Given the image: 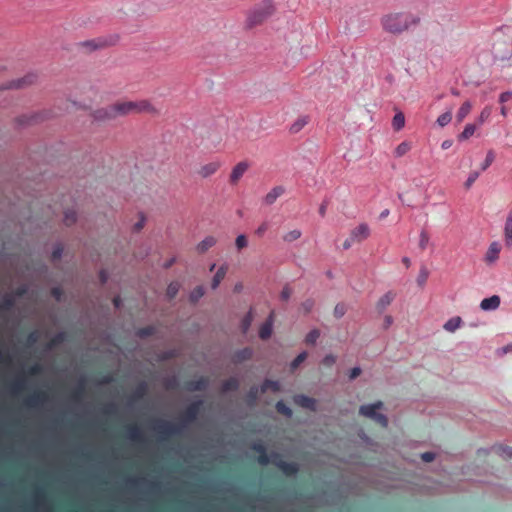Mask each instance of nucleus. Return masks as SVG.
I'll return each mask as SVG.
<instances>
[{
  "mask_svg": "<svg viewBox=\"0 0 512 512\" xmlns=\"http://www.w3.org/2000/svg\"><path fill=\"white\" fill-rule=\"evenodd\" d=\"M471 110H472V103L469 100H466L465 102H463L456 114L457 122L458 123L463 122V120L470 114Z\"/></svg>",
  "mask_w": 512,
  "mask_h": 512,
  "instance_id": "2eb2a0df",
  "label": "nucleus"
},
{
  "mask_svg": "<svg viewBox=\"0 0 512 512\" xmlns=\"http://www.w3.org/2000/svg\"><path fill=\"white\" fill-rule=\"evenodd\" d=\"M254 449L261 453L259 456V462L262 464L273 462L287 475L294 474L298 469L295 463H287L282 460H278L277 457H273V459L268 458L265 454H263L264 448L262 444H255Z\"/></svg>",
  "mask_w": 512,
  "mask_h": 512,
  "instance_id": "39448f33",
  "label": "nucleus"
},
{
  "mask_svg": "<svg viewBox=\"0 0 512 512\" xmlns=\"http://www.w3.org/2000/svg\"><path fill=\"white\" fill-rule=\"evenodd\" d=\"M478 127H480V126L476 122L466 124V126L464 127V130L457 135V140L459 142H463V141L470 139L472 136H474Z\"/></svg>",
  "mask_w": 512,
  "mask_h": 512,
  "instance_id": "1a4fd4ad",
  "label": "nucleus"
},
{
  "mask_svg": "<svg viewBox=\"0 0 512 512\" xmlns=\"http://www.w3.org/2000/svg\"><path fill=\"white\" fill-rule=\"evenodd\" d=\"M168 288H169V289L175 288V287H174V284H173V283H171V284L168 286Z\"/></svg>",
  "mask_w": 512,
  "mask_h": 512,
  "instance_id": "680f3d73",
  "label": "nucleus"
},
{
  "mask_svg": "<svg viewBox=\"0 0 512 512\" xmlns=\"http://www.w3.org/2000/svg\"><path fill=\"white\" fill-rule=\"evenodd\" d=\"M35 76L32 74L26 75L22 79L17 81V84L15 85L16 88H21L24 85L32 84L34 82Z\"/></svg>",
  "mask_w": 512,
  "mask_h": 512,
  "instance_id": "2f4dec72",
  "label": "nucleus"
},
{
  "mask_svg": "<svg viewBox=\"0 0 512 512\" xmlns=\"http://www.w3.org/2000/svg\"><path fill=\"white\" fill-rule=\"evenodd\" d=\"M478 177H479V172H477V171L471 172L465 182L466 189H469L472 186V184L477 180Z\"/></svg>",
  "mask_w": 512,
  "mask_h": 512,
  "instance_id": "e433bc0d",
  "label": "nucleus"
},
{
  "mask_svg": "<svg viewBox=\"0 0 512 512\" xmlns=\"http://www.w3.org/2000/svg\"><path fill=\"white\" fill-rule=\"evenodd\" d=\"M116 40H107V39H98L97 41L96 40H91V41H86L84 43V46L86 47H89L91 50H96V49H100V48H105V47H108V46H111L115 43Z\"/></svg>",
  "mask_w": 512,
  "mask_h": 512,
  "instance_id": "4468645a",
  "label": "nucleus"
},
{
  "mask_svg": "<svg viewBox=\"0 0 512 512\" xmlns=\"http://www.w3.org/2000/svg\"><path fill=\"white\" fill-rule=\"evenodd\" d=\"M428 277H429V271L426 268H422L420 270V273H419V276L417 279L418 284L420 286L426 284Z\"/></svg>",
  "mask_w": 512,
  "mask_h": 512,
  "instance_id": "f704fd0d",
  "label": "nucleus"
},
{
  "mask_svg": "<svg viewBox=\"0 0 512 512\" xmlns=\"http://www.w3.org/2000/svg\"><path fill=\"white\" fill-rule=\"evenodd\" d=\"M273 331V319L272 316H270L261 326L259 330V336L261 339H268Z\"/></svg>",
  "mask_w": 512,
  "mask_h": 512,
  "instance_id": "f3484780",
  "label": "nucleus"
},
{
  "mask_svg": "<svg viewBox=\"0 0 512 512\" xmlns=\"http://www.w3.org/2000/svg\"><path fill=\"white\" fill-rule=\"evenodd\" d=\"M174 295H175V290L173 291V294L170 295V298H173Z\"/></svg>",
  "mask_w": 512,
  "mask_h": 512,
  "instance_id": "0e129e2a",
  "label": "nucleus"
},
{
  "mask_svg": "<svg viewBox=\"0 0 512 512\" xmlns=\"http://www.w3.org/2000/svg\"><path fill=\"white\" fill-rule=\"evenodd\" d=\"M504 239L506 246H512V212L507 216L504 227Z\"/></svg>",
  "mask_w": 512,
  "mask_h": 512,
  "instance_id": "6ab92c4d",
  "label": "nucleus"
},
{
  "mask_svg": "<svg viewBox=\"0 0 512 512\" xmlns=\"http://www.w3.org/2000/svg\"><path fill=\"white\" fill-rule=\"evenodd\" d=\"M420 457L424 462L430 463L435 460L436 454L434 452L428 451L422 453Z\"/></svg>",
  "mask_w": 512,
  "mask_h": 512,
  "instance_id": "ea45409f",
  "label": "nucleus"
},
{
  "mask_svg": "<svg viewBox=\"0 0 512 512\" xmlns=\"http://www.w3.org/2000/svg\"><path fill=\"white\" fill-rule=\"evenodd\" d=\"M64 251V246L61 244V243H58L54 249H53V252H52V255H51V260L53 262L55 261H58L61 259V256H62V253Z\"/></svg>",
  "mask_w": 512,
  "mask_h": 512,
  "instance_id": "c85d7f7f",
  "label": "nucleus"
},
{
  "mask_svg": "<svg viewBox=\"0 0 512 512\" xmlns=\"http://www.w3.org/2000/svg\"><path fill=\"white\" fill-rule=\"evenodd\" d=\"M361 368L360 367H354L350 370V373H349V379L350 380H354L355 378H357L360 374H361Z\"/></svg>",
  "mask_w": 512,
  "mask_h": 512,
  "instance_id": "49530a36",
  "label": "nucleus"
},
{
  "mask_svg": "<svg viewBox=\"0 0 512 512\" xmlns=\"http://www.w3.org/2000/svg\"><path fill=\"white\" fill-rule=\"evenodd\" d=\"M202 296H203L202 290H194V292H192L191 295H190V299L192 301H197Z\"/></svg>",
  "mask_w": 512,
  "mask_h": 512,
  "instance_id": "09e8293b",
  "label": "nucleus"
},
{
  "mask_svg": "<svg viewBox=\"0 0 512 512\" xmlns=\"http://www.w3.org/2000/svg\"><path fill=\"white\" fill-rule=\"evenodd\" d=\"M311 307H312V303L311 302H309L307 305H305L306 312H309Z\"/></svg>",
  "mask_w": 512,
  "mask_h": 512,
  "instance_id": "bf43d9fd",
  "label": "nucleus"
},
{
  "mask_svg": "<svg viewBox=\"0 0 512 512\" xmlns=\"http://www.w3.org/2000/svg\"><path fill=\"white\" fill-rule=\"evenodd\" d=\"M512 99V92L511 91H505V92H502L499 96V102L501 104H504L505 102L509 101Z\"/></svg>",
  "mask_w": 512,
  "mask_h": 512,
  "instance_id": "79ce46f5",
  "label": "nucleus"
},
{
  "mask_svg": "<svg viewBox=\"0 0 512 512\" xmlns=\"http://www.w3.org/2000/svg\"><path fill=\"white\" fill-rule=\"evenodd\" d=\"M492 114V107L487 105L485 106L482 111L480 112L479 116L476 119V123L481 126L483 125L491 116Z\"/></svg>",
  "mask_w": 512,
  "mask_h": 512,
  "instance_id": "4be33fe9",
  "label": "nucleus"
},
{
  "mask_svg": "<svg viewBox=\"0 0 512 512\" xmlns=\"http://www.w3.org/2000/svg\"><path fill=\"white\" fill-rule=\"evenodd\" d=\"M370 236V229L366 223H361L355 227L351 232V238L353 241L361 242L366 240Z\"/></svg>",
  "mask_w": 512,
  "mask_h": 512,
  "instance_id": "423d86ee",
  "label": "nucleus"
},
{
  "mask_svg": "<svg viewBox=\"0 0 512 512\" xmlns=\"http://www.w3.org/2000/svg\"><path fill=\"white\" fill-rule=\"evenodd\" d=\"M410 148H411V146L408 142H402L396 147L395 155L397 157H401V156L405 155L410 150Z\"/></svg>",
  "mask_w": 512,
  "mask_h": 512,
  "instance_id": "bb28decb",
  "label": "nucleus"
},
{
  "mask_svg": "<svg viewBox=\"0 0 512 512\" xmlns=\"http://www.w3.org/2000/svg\"><path fill=\"white\" fill-rule=\"evenodd\" d=\"M174 262H175V258H172V259L168 260L163 266H164V268L168 269L173 265Z\"/></svg>",
  "mask_w": 512,
  "mask_h": 512,
  "instance_id": "6e6d98bb",
  "label": "nucleus"
},
{
  "mask_svg": "<svg viewBox=\"0 0 512 512\" xmlns=\"http://www.w3.org/2000/svg\"><path fill=\"white\" fill-rule=\"evenodd\" d=\"M236 245L239 249H242L247 246V239L244 235H239L236 238Z\"/></svg>",
  "mask_w": 512,
  "mask_h": 512,
  "instance_id": "a18cd8bd",
  "label": "nucleus"
},
{
  "mask_svg": "<svg viewBox=\"0 0 512 512\" xmlns=\"http://www.w3.org/2000/svg\"><path fill=\"white\" fill-rule=\"evenodd\" d=\"M216 244V239L213 236H207L204 240H202L196 247V250L199 254L206 253L211 247Z\"/></svg>",
  "mask_w": 512,
  "mask_h": 512,
  "instance_id": "a211bd4d",
  "label": "nucleus"
},
{
  "mask_svg": "<svg viewBox=\"0 0 512 512\" xmlns=\"http://www.w3.org/2000/svg\"><path fill=\"white\" fill-rule=\"evenodd\" d=\"M277 409L280 413L286 415L287 417H290L292 415L291 409L282 402L277 403Z\"/></svg>",
  "mask_w": 512,
  "mask_h": 512,
  "instance_id": "58836bf2",
  "label": "nucleus"
},
{
  "mask_svg": "<svg viewBox=\"0 0 512 512\" xmlns=\"http://www.w3.org/2000/svg\"><path fill=\"white\" fill-rule=\"evenodd\" d=\"M269 228V224L268 222H263L258 228L257 230L255 231L256 235L259 236V237H262L265 232L268 230Z\"/></svg>",
  "mask_w": 512,
  "mask_h": 512,
  "instance_id": "a19ab883",
  "label": "nucleus"
},
{
  "mask_svg": "<svg viewBox=\"0 0 512 512\" xmlns=\"http://www.w3.org/2000/svg\"><path fill=\"white\" fill-rule=\"evenodd\" d=\"M218 168V165L217 164H214V163H210L208 165H205L203 168H202V175L204 177H207L209 176L210 174L214 173Z\"/></svg>",
  "mask_w": 512,
  "mask_h": 512,
  "instance_id": "473e14b6",
  "label": "nucleus"
},
{
  "mask_svg": "<svg viewBox=\"0 0 512 512\" xmlns=\"http://www.w3.org/2000/svg\"><path fill=\"white\" fill-rule=\"evenodd\" d=\"M501 245L498 242H492L485 254L484 260L487 264L495 263L500 255Z\"/></svg>",
  "mask_w": 512,
  "mask_h": 512,
  "instance_id": "6e6552de",
  "label": "nucleus"
},
{
  "mask_svg": "<svg viewBox=\"0 0 512 512\" xmlns=\"http://www.w3.org/2000/svg\"><path fill=\"white\" fill-rule=\"evenodd\" d=\"M383 28L390 33L400 34L408 29L409 24L404 14H391L382 20Z\"/></svg>",
  "mask_w": 512,
  "mask_h": 512,
  "instance_id": "20e7f679",
  "label": "nucleus"
},
{
  "mask_svg": "<svg viewBox=\"0 0 512 512\" xmlns=\"http://www.w3.org/2000/svg\"><path fill=\"white\" fill-rule=\"evenodd\" d=\"M452 145V141L451 140H445L443 143H442V148L443 149H448L450 146Z\"/></svg>",
  "mask_w": 512,
  "mask_h": 512,
  "instance_id": "5fc2aeb1",
  "label": "nucleus"
},
{
  "mask_svg": "<svg viewBox=\"0 0 512 512\" xmlns=\"http://www.w3.org/2000/svg\"><path fill=\"white\" fill-rule=\"evenodd\" d=\"M393 323V318L390 315L384 317V328L388 329Z\"/></svg>",
  "mask_w": 512,
  "mask_h": 512,
  "instance_id": "603ef678",
  "label": "nucleus"
},
{
  "mask_svg": "<svg viewBox=\"0 0 512 512\" xmlns=\"http://www.w3.org/2000/svg\"><path fill=\"white\" fill-rule=\"evenodd\" d=\"M451 120H452L451 111H447V112L441 114L437 118V123L439 126L444 127V126L448 125L451 122Z\"/></svg>",
  "mask_w": 512,
  "mask_h": 512,
  "instance_id": "a878e982",
  "label": "nucleus"
},
{
  "mask_svg": "<svg viewBox=\"0 0 512 512\" xmlns=\"http://www.w3.org/2000/svg\"><path fill=\"white\" fill-rule=\"evenodd\" d=\"M429 240H430L429 233L425 229H423L420 233L419 247L422 250L426 249L429 244Z\"/></svg>",
  "mask_w": 512,
  "mask_h": 512,
  "instance_id": "cd10ccee",
  "label": "nucleus"
},
{
  "mask_svg": "<svg viewBox=\"0 0 512 512\" xmlns=\"http://www.w3.org/2000/svg\"><path fill=\"white\" fill-rule=\"evenodd\" d=\"M329 199H324L319 207V214L321 217H325L326 215V210H327V207L329 206Z\"/></svg>",
  "mask_w": 512,
  "mask_h": 512,
  "instance_id": "37998d69",
  "label": "nucleus"
},
{
  "mask_svg": "<svg viewBox=\"0 0 512 512\" xmlns=\"http://www.w3.org/2000/svg\"><path fill=\"white\" fill-rule=\"evenodd\" d=\"M289 291L288 290H283V292L281 293V298L283 300H287L289 298Z\"/></svg>",
  "mask_w": 512,
  "mask_h": 512,
  "instance_id": "13d9d810",
  "label": "nucleus"
},
{
  "mask_svg": "<svg viewBox=\"0 0 512 512\" xmlns=\"http://www.w3.org/2000/svg\"><path fill=\"white\" fill-rule=\"evenodd\" d=\"M307 358V352L300 353L291 363V368L296 369Z\"/></svg>",
  "mask_w": 512,
  "mask_h": 512,
  "instance_id": "72a5a7b5",
  "label": "nucleus"
},
{
  "mask_svg": "<svg viewBox=\"0 0 512 512\" xmlns=\"http://www.w3.org/2000/svg\"><path fill=\"white\" fill-rule=\"evenodd\" d=\"M215 267H216V265H215V264H213V265L211 266L210 270H211V271H213Z\"/></svg>",
  "mask_w": 512,
  "mask_h": 512,
  "instance_id": "e2e57ef3",
  "label": "nucleus"
},
{
  "mask_svg": "<svg viewBox=\"0 0 512 512\" xmlns=\"http://www.w3.org/2000/svg\"><path fill=\"white\" fill-rule=\"evenodd\" d=\"M500 112H501V115H502L503 117H507V115H508V109H507V107H506V106H504V105H503V106L501 107V109H500Z\"/></svg>",
  "mask_w": 512,
  "mask_h": 512,
  "instance_id": "4d7b16f0",
  "label": "nucleus"
},
{
  "mask_svg": "<svg viewBox=\"0 0 512 512\" xmlns=\"http://www.w3.org/2000/svg\"><path fill=\"white\" fill-rule=\"evenodd\" d=\"M345 310L343 306L337 305L334 309V314L336 317L340 318L344 315Z\"/></svg>",
  "mask_w": 512,
  "mask_h": 512,
  "instance_id": "8fccbe9b",
  "label": "nucleus"
},
{
  "mask_svg": "<svg viewBox=\"0 0 512 512\" xmlns=\"http://www.w3.org/2000/svg\"><path fill=\"white\" fill-rule=\"evenodd\" d=\"M500 305V297L498 295H493L489 298H485L480 303V308L484 311L495 310Z\"/></svg>",
  "mask_w": 512,
  "mask_h": 512,
  "instance_id": "9b49d317",
  "label": "nucleus"
},
{
  "mask_svg": "<svg viewBox=\"0 0 512 512\" xmlns=\"http://www.w3.org/2000/svg\"><path fill=\"white\" fill-rule=\"evenodd\" d=\"M63 221H64V224L66 226H71V225L75 224L76 221H77V214H76V212L73 211V210L66 211L65 214H64Z\"/></svg>",
  "mask_w": 512,
  "mask_h": 512,
  "instance_id": "393cba45",
  "label": "nucleus"
},
{
  "mask_svg": "<svg viewBox=\"0 0 512 512\" xmlns=\"http://www.w3.org/2000/svg\"><path fill=\"white\" fill-rule=\"evenodd\" d=\"M301 237V231L300 230H292L288 232L286 235H284L283 239L286 242H293Z\"/></svg>",
  "mask_w": 512,
  "mask_h": 512,
  "instance_id": "7c9ffc66",
  "label": "nucleus"
},
{
  "mask_svg": "<svg viewBox=\"0 0 512 512\" xmlns=\"http://www.w3.org/2000/svg\"><path fill=\"white\" fill-rule=\"evenodd\" d=\"M44 117L40 113H33L31 115H22L18 118H16L15 123L18 128H22L34 123H37L38 121L43 120Z\"/></svg>",
  "mask_w": 512,
  "mask_h": 512,
  "instance_id": "0eeeda50",
  "label": "nucleus"
},
{
  "mask_svg": "<svg viewBox=\"0 0 512 512\" xmlns=\"http://www.w3.org/2000/svg\"><path fill=\"white\" fill-rule=\"evenodd\" d=\"M295 401H296V403H298L299 405H301L303 407H306L309 409L315 408V400L312 398H309L307 396H303V395L297 396L295 398Z\"/></svg>",
  "mask_w": 512,
  "mask_h": 512,
  "instance_id": "5701e85b",
  "label": "nucleus"
},
{
  "mask_svg": "<svg viewBox=\"0 0 512 512\" xmlns=\"http://www.w3.org/2000/svg\"><path fill=\"white\" fill-rule=\"evenodd\" d=\"M394 111L395 115L392 119V127L394 131H400L405 126V115L398 107H394Z\"/></svg>",
  "mask_w": 512,
  "mask_h": 512,
  "instance_id": "ddd939ff",
  "label": "nucleus"
},
{
  "mask_svg": "<svg viewBox=\"0 0 512 512\" xmlns=\"http://www.w3.org/2000/svg\"><path fill=\"white\" fill-rule=\"evenodd\" d=\"M114 110L117 111L120 114H128L130 112H150L155 113L156 109L151 105V103L148 100H141V101H127V102H121L116 103L113 106Z\"/></svg>",
  "mask_w": 512,
  "mask_h": 512,
  "instance_id": "7ed1b4c3",
  "label": "nucleus"
},
{
  "mask_svg": "<svg viewBox=\"0 0 512 512\" xmlns=\"http://www.w3.org/2000/svg\"><path fill=\"white\" fill-rule=\"evenodd\" d=\"M495 160V152L493 150H489L487 152L484 163L482 164V171H485Z\"/></svg>",
  "mask_w": 512,
  "mask_h": 512,
  "instance_id": "c756f323",
  "label": "nucleus"
},
{
  "mask_svg": "<svg viewBox=\"0 0 512 512\" xmlns=\"http://www.w3.org/2000/svg\"><path fill=\"white\" fill-rule=\"evenodd\" d=\"M322 363L327 367H331L336 363V356L333 354H327L322 359Z\"/></svg>",
  "mask_w": 512,
  "mask_h": 512,
  "instance_id": "4c0bfd02",
  "label": "nucleus"
},
{
  "mask_svg": "<svg viewBox=\"0 0 512 512\" xmlns=\"http://www.w3.org/2000/svg\"><path fill=\"white\" fill-rule=\"evenodd\" d=\"M236 386H237V381H236V380H234V379H232V380L228 381V382L225 384L224 389H225V390H229V389H232V388H234V387H236Z\"/></svg>",
  "mask_w": 512,
  "mask_h": 512,
  "instance_id": "864d4df0",
  "label": "nucleus"
},
{
  "mask_svg": "<svg viewBox=\"0 0 512 512\" xmlns=\"http://www.w3.org/2000/svg\"><path fill=\"white\" fill-rule=\"evenodd\" d=\"M279 389V384L274 381H266L261 388V391L264 392L266 390L277 391Z\"/></svg>",
  "mask_w": 512,
  "mask_h": 512,
  "instance_id": "c9c22d12",
  "label": "nucleus"
},
{
  "mask_svg": "<svg viewBox=\"0 0 512 512\" xmlns=\"http://www.w3.org/2000/svg\"><path fill=\"white\" fill-rule=\"evenodd\" d=\"M391 301H392V296L389 293H387L380 299L379 304L381 305L382 308H385L386 306H388L391 303Z\"/></svg>",
  "mask_w": 512,
  "mask_h": 512,
  "instance_id": "c03bdc74",
  "label": "nucleus"
},
{
  "mask_svg": "<svg viewBox=\"0 0 512 512\" xmlns=\"http://www.w3.org/2000/svg\"><path fill=\"white\" fill-rule=\"evenodd\" d=\"M144 224H145V217L143 214H141V218H140V221L137 222L135 225H134V231L136 232H139L143 227H144Z\"/></svg>",
  "mask_w": 512,
  "mask_h": 512,
  "instance_id": "de8ad7c7",
  "label": "nucleus"
},
{
  "mask_svg": "<svg viewBox=\"0 0 512 512\" xmlns=\"http://www.w3.org/2000/svg\"><path fill=\"white\" fill-rule=\"evenodd\" d=\"M284 193V189L281 186L274 187L266 196L265 203L271 205L275 200Z\"/></svg>",
  "mask_w": 512,
  "mask_h": 512,
  "instance_id": "412c9836",
  "label": "nucleus"
},
{
  "mask_svg": "<svg viewBox=\"0 0 512 512\" xmlns=\"http://www.w3.org/2000/svg\"><path fill=\"white\" fill-rule=\"evenodd\" d=\"M275 6L272 0H264L260 8L252 10L246 20V28L252 29L258 25L263 24L273 13Z\"/></svg>",
  "mask_w": 512,
  "mask_h": 512,
  "instance_id": "f03ea898",
  "label": "nucleus"
},
{
  "mask_svg": "<svg viewBox=\"0 0 512 512\" xmlns=\"http://www.w3.org/2000/svg\"><path fill=\"white\" fill-rule=\"evenodd\" d=\"M319 337L320 330L314 328L306 335L305 342L309 345H315Z\"/></svg>",
  "mask_w": 512,
  "mask_h": 512,
  "instance_id": "b1692460",
  "label": "nucleus"
},
{
  "mask_svg": "<svg viewBox=\"0 0 512 512\" xmlns=\"http://www.w3.org/2000/svg\"><path fill=\"white\" fill-rule=\"evenodd\" d=\"M234 288L235 289L242 288V284H236Z\"/></svg>",
  "mask_w": 512,
  "mask_h": 512,
  "instance_id": "052dcab7",
  "label": "nucleus"
},
{
  "mask_svg": "<svg viewBox=\"0 0 512 512\" xmlns=\"http://www.w3.org/2000/svg\"><path fill=\"white\" fill-rule=\"evenodd\" d=\"M310 121V117L308 115L299 117L294 123L289 127V132L291 134H297L300 132L305 125H307Z\"/></svg>",
  "mask_w": 512,
  "mask_h": 512,
  "instance_id": "dca6fc26",
  "label": "nucleus"
},
{
  "mask_svg": "<svg viewBox=\"0 0 512 512\" xmlns=\"http://www.w3.org/2000/svg\"><path fill=\"white\" fill-rule=\"evenodd\" d=\"M99 278L102 285H104L108 280V274L105 270H101L99 272Z\"/></svg>",
  "mask_w": 512,
  "mask_h": 512,
  "instance_id": "3c124183",
  "label": "nucleus"
},
{
  "mask_svg": "<svg viewBox=\"0 0 512 512\" xmlns=\"http://www.w3.org/2000/svg\"><path fill=\"white\" fill-rule=\"evenodd\" d=\"M229 265L227 263L222 264L214 274L212 278L211 288H217L222 280L226 277V274L228 272Z\"/></svg>",
  "mask_w": 512,
  "mask_h": 512,
  "instance_id": "9d476101",
  "label": "nucleus"
},
{
  "mask_svg": "<svg viewBox=\"0 0 512 512\" xmlns=\"http://www.w3.org/2000/svg\"><path fill=\"white\" fill-rule=\"evenodd\" d=\"M247 169L248 164L246 162H239L232 170V173L230 175V182L232 184H236Z\"/></svg>",
  "mask_w": 512,
  "mask_h": 512,
  "instance_id": "f8f14e48",
  "label": "nucleus"
},
{
  "mask_svg": "<svg viewBox=\"0 0 512 512\" xmlns=\"http://www.w3.org/2000/svg\"><path fill=\"white\" fill-rule=\"evenodd\" d=\"M358 413L360 416L373 420L382 427L388 426V418L384 414V403L382 401L363 404L359 407Z\"/></svg>",
  "mask_w": 512,
  "mask_h": 512,
  "instance_id": "f257e3e1",
  "label": "nucleus"
},
{
  "mask_svg": "<svg viewBox=\"0 0 512 512\" xmlns=\"http://www.w3.org/2000/svg\"><path fill=\"white\" fill-rule=\"evenodd\" d=\"M462 325V319L459 316H455L450 318L448 321L445 322L443 325V328L450 333L455 332L458 328H460Z\"/></svg>",
  "mask_w": 512,
  "mask_h": 512,
  "instance_id": "aec40b11",
  "label": "nucleus"
}]
</instances>
